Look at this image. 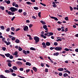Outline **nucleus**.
Masks as SVG:
<instances>
[{"mask_svg": "<svg viewBox=\"0 0 78 78\" xmlns=\"http://www.w3.org/2000/svg\"><path fill=\"white\" fill-rule=\"evenodd\" d=\"M34 39L35 41V44H37L39 42V37L35 36L34 37Z\"/></svg>", "mask_w": 78, "mask_h": 78, "instance_id": "nucleus-1", "label": "nucleus"}, {"mask_svg": "<svg viewBox=\"0 0 78 78\" xmlns=\"http://www.w3.org/2000/svg\"><path fill=\"white\" fill-rule=\"evenodd\" d=\"M10 9L11 10L12 12H15V11H17L18 9L17 8H15L14 7H10Z\"/></svg>", "mask_w": 78, "mask_h": 78, "instance_id": "nucleus-2", "label": "nucleus"}, {"mask_svg": "<svg viewBox=\"0 0 78 78\" xmlns=\"http://www.w3.org/2000/svg\"><path fill=\"white\" fill-rule=\"evenodd\" d=\"M5 12L7 13H8V14H9V15H12V16H13V15H14V12H11L9 11H8V10H6Z\"/></svg>", "mask_w": 78, "mask_h": 78, "instance_id": "nucleus-3", "label": "nucleus"}, {"mask_svg": "<svg viewBox=\"0 0 78 78\" xmlns=\"http://www.w3.org/2000/svg\"><path fill=\"white\" fill-rule=\"evenodd\" d=\"M55 50H57V51H61V50H62V48L57 47L55 48Z\"/></svg>", "mask_w": 78, "mask_h": 78, "instance_id": "nucleus-4", "label": "nucleus"}, {"mask_svg": "<svg viewBox=\"0 0 78 78\" xmlns=\"http://www.w3.org/2000/svg\"><path fill=\"white\" fill-rule=\"evenodd\" d=\"M23 30L24 31H28V27L27 26H26L24 27L23 28Z\"/></svg>", "mask_w": 78, "mask_h": 78, "instance_id": "nucleus-5", "label": "nucleus"}, {"mask_svg": "<svg viewBox=\"0 0 78 78\" xmlns=\"http://www.w3.org/2000/svg\"><path fill=\"white\" fill-rule=\"evenodd\" d=\"M16 64L18 65L22 66L23 63L20 61L16 62Z\"/></svg>", "mask_w": 78, "mask_h": 78, "instance_id": "nucleus-6", "label": "nucleus"}, {"mask_svg": "<svg viewBox=\"0 0 78 78\" xmlns=\"http://www.w3.org/2000/svg\"><path fill=\"white\" fill-rule=\"evenodd\" d=\"M42 45H43V48H47V46L45 45V43L43 42L42 43Z\"/></svg>", "mask_w": 78, "mask_h": 78, "instance_id": "nucleus-7", "label": "nucleus"}, {"mask_svg": "<svg viewBox=\"0 0 78 78\" xmlns=\"http://www.w3.org/2000/svg\"><path fill=\"white\" fill-rule=\"evenodd\" d=\"M50 17L51 19H54L55 20H56V21H58V18L56 17H55L53 16H50Z\"/></svg>", "mask_w": 78, "mask_h": 78, "instance_id": "nucleus-8", "label": "nucleus"}, {"mask_svg": "<svg viewBox=\"0 0 78 78\" xmlns=\"http://www.w3.org/2000/svg\"><path fill=\"white\" fill-rule=\"evenodd\" d=\"M33 69L34 71L35 72H36L37 71V69L36 67H33L32 68Z\"/></svg>", "mask_w": 78, "mask_h": 78, "instance_id": "nucleus-9", "label": "nucleus"}, {"mask_svg": "<svg viewBox=\"0 0 78 78\" xmlns=\"http://www.w3.org/2000/svg\"><path fill=\"white\" fill-rule=\"evenodd\" d=\"M43 28L44 29H45V30H48V28H47V25H44L43 27Z\"/></svg>", "mask_w": 78, "mask_h": 78, "instance_id": "nucleus-10", "label": "nucleus"}, {"mask_svg": "<svg viewBox=\"0 0 78 78\" xmlns=\"http://www.w3.org/2000/svg\"><path fill=\"white\" fill-rule=\"evenodd\" d=\"M52 4L53 5H53V7H54V8H56V7H57V5H56V4H55V2H52Z\"/></svg>", "mask_w": 78, "mask_h": 78, "instance_id": "nucleus-11", "label": "nucleus"}, {"mask_svg": "<svg viewBox=\"0 0 78 78\" xmlns=\"http://www.w3.org/2000/svg\"><path fill=\"white\" fill-rule=\"evenodd\" d=\"M26 65L27 66H31V64L29 62H26Z\"/></svg>", "mask_w": 78, "mask_h": 78, "instance_id": "nucleus-12", "label": "nucleus"}, {"mask_svg": "<svg viewBox=\"0 0 78 78\" xmlns=\"http://www.w3.org/2000/svg\"><path fill=\"white\" fill-rule=\"evenodd\" d=\"M0 78H8L7 77L5 76H4L3 75H0Z\"/></svg>", "mask_w": 78, "mask_h": 78, "instance_id": "nucleus-13", "label": "nucleus"}, {"mask_svg": "<svg viewBox=\"0 0 78 78\" xmlns=\"http://www.w3.org/2000/svg\"><path fill=\"white\" fill-rule=\"evenodd\" d=\"M5 56H6V57H7V58H9L10 56V54L9 53H7V54H5Z\"/></svg>", "mask_w": 78, "mask_h": 78, "instance_id": "nucleus-14", "label": "nucleus"}, {"mask_svg": "<svg viewBox=\"0 0 78 78\" xmlns=\"http://www.w3.org/2000/svg\"><path fill=\"white\" fill-rule=\"evenodd\" d=\"M58 71H60V72H61L64 70V69L62 68H60L58 69Z\"/></svg>", "mask_w": 78, "mask_h": 78, "instance_id": "nucleus-15", "label": "nucleus"}, {"mask_svg": "<svg viewBox=\"0 0 78 78\" xmlns=\"http://www.w3.org/2000/svg\"><path fill=\"white\" fill-rule=\"evenodd\" d=\"M46 45L47 46H50V42H46Z\"/></svg>", "mask_w": 78, "mask_h": 78, "instance_id": "nucleus-16", "label": "nucleus"}, {"mask_svg": "<svg viewBox=\"0 0 78 78\" xmlns=\"http://www.w3.org/2000/svg\"><path fill=\"white\" fill-rule=\"evenodd\" d=\"M12 69L15 70H17V68L16 66H13L12 67Z\"/></svg>", "mask_w": 78, "mask_h": 78, "instance_id": "nucleus-17", "label": "nucleus"}, {"mask_svg": "<svg viewBox=\"0 0 78 78\" xmlns=\"http://www.w3.org/2000/svg\"><path fill=\"white\" fill-rule=\"evenodd\" d=\"M0 28L2 30H5V27L3 26H0Z\"/></svg>", "mask_w": 78, "mask_h": 78, "instance_id": "nucleus-18", "label": "nucleus"}, {"mask_svg": "<svg viewBox=\"0 0 78 78\" xmlns=\"http://www.w3.org/2000/svg\"><path fill=\"white\" fill-rule=\"evenodd\" d=\"M41 36L42 37H43L44 39H46V38H47V37H46V36H44L43 34L41 35Z\"/></svg>", "mask_w": 78, "mask_h": 78, "instance_id": "nucleus-19", "label": "nucleus"}, {"mask_svg": "<svg viewBox=\"0 0 78 78\" xmlns=\"http://www.w3.org/2000/svg\"><path fill=\"white\" fill-rule=\"evenodd\" d=\"M23 52L24 54H25V55H27V52L25 50H23Z\"/></svg>", "mask_w": 78, "mask_h": 78, "instance_id": "nucleus-20", "label": "nucleus"}, {"mask_svg": "<svg viewBox=\"0 0 78 78\" xmlns=\"http://www.w3.org/2000/svg\"><path fill=\"white\" fill-rule=\"evenodd\" d=\"M15 42L18 44L19 42H20V40L18 39H16L15 41Z\"/></svg>", "mask_w": 78, "mask_h": 78, "instance_id": "nucleus-21", "label": "nucleus"}, {"mask_svg": "<svg viewBox=\"0 0 78 78\" xmlns=\"http://www.w3.org/2000/svg\"><path fill=\"white\" fill-rule=\"evenodd\" d=\"M5 2H6L7 4H10V3H11V2L9 0L7 1H6L5 0Z\"/></svg>", "mask_w": 78, "mask_h": 78, "instance_id": "nucleus-22", "label": "nucleus"}, {"mask_svg": "<svg viewBox=\"0 0 78 78\" xmlns=\"http://www.w3.org/2000/svg\"><path fill=\"white\" fill-rule=\"evenodd\" d=\"M6 62H8V63H11L12 62V61H10L9 60H7L6 61Z\"/></svg>", "mask_w": 78, "mask_h": 78, "instance_id": "nucleus-23", "label": "nucleus"}, {"mask_svg": "<svg viewBox=\"0 0 78 78\" xmlns=\"http://www.w3.org/2000/svg\"><path fill=\"white\" fill-rule=\"evenodd\" d=\"M30 49L31 50H34V51H35V50H36V49L33 47L30 48Z\"/></svg>", "mask_w": 78, "mask_h": 78, "instance_id": "nucleus-24", "label": "nucleus"}, {"mask_svg": "<svg viewBox=\"0 0 78 78\" xmlns=\"http://www.w3.org/2000/svg\"><path fill=\"white\" fill-rule=\"evenodd\" d=\"M0 9H1L2 10H4L5 9V7L3 6H0Z\"/></svg>", "mask_w": 78, "mask_h": 78, "instance_id": "nucleus-25", "label": "nucleus"}, {"mask_svg": "<svg viewBox=\"0 0 78 78\" xmlns=\"http://www.w3.org/2000/svg\"><path fill=\"white\" fill-rule=\"evenodd\" d=\"M68 76V74H67V73H64L63 74V76H64V77H66Z\"/></svg>", "mask_w": 78, "mask_h": 78, "instance_id": "nucleus-26", "label": "nucleus"}, {"mask_svg": "<svg viewBox=\"0 0 78 78\" xmlns=\"http://www.w3.org/2000/svg\"><path fill=\"white\" fill-rule=\"evenodd\" d=\"M54 56H58V55H59V53L58 52H56L55 53H54Z\"/></svg>", "mask_w": 78, "mask_h": 78, "instance_id": "nucleus-27", "label": "nucleus"}, {"mask_svg": "<svg viewBox=\"0 0 78 78\" xmlns=\"http://www.w3.org/2000/svg\"><path fill=\"white\" fill-rule=\"evenodd\" d=\"M5 73H10V71L8 70H5Z\"/></svg>", "mask_w": 78, "mask_h": 78, "instance_id": "nucleus-28", "label": "nucleus"}, {"mask_svg": "<svg viewBox=\"0 0 78 78\" xmlns=\"http://www.w3.org/2000/svg\"><path fill=\"white\" fill-rule=\"evenodd\" d=\"M8 65L9 67H11L12 66V64L11 63H8Z\"/></svg>", "mask_w": 78, "mask_h": 78, "instance_id": "nucleus-29", "label": "nucleus"}, {"mask_svg": "<svg viewBox=\"0 0 78 78\" xmlns=\"http://www.w3.org/2000/svg\"><path fill=\"white\" fill-rule=\"evenodd\" d=\"M23 49L21 48L19 46V48H18V50H19V51H22Z\"/></svg>", "mask_w": 78, "mask_h": 78, "instance_id": "nucleus-30", "label": "nucleus"}, {"mask_svg": "<svg viewBox=\"0 0 78 78\" xmlns=\"http://www.w3.org/2000/svg\"><path fill=\"white\" fill-rule=\"evenodd\" d=\"M40 4L41 5H42V6H46V5H45V4H43L41 2H40Z\"/></svg>", "mask_w": 78, "mask_h": 78, "instance_id": "nucleus-31", "label": "nucleus"}, {"mask_svg": "<svg viewBox=\"0 0 78 78\" xmlns=\"http://www.w3.org/2000/svg\"><path fill=\"white\" fill-rule=\"evenodd\" d=\"M11 30H12V31H15V29H14V27H12L11 28Z\"/></svg>", "mask_w": 78, "mask_h": 78, "instance_id": "nucleus-32", "label": "nucleus"}, {"mask_svg": "<svg viewBox=\"0 0 78 78\" xmlns=\"http://www.w3.org/2000/svg\"><path fill=\"white\" fill-rule=\"evenodd\" d=\"M23 11V10H22V9H19L18 10V12H20V13H21Z\"/></svg>", "mask_w": 78, "mask_h": 78, "instance_id": "nucleus-33", "label": "nucleus"}, {"mask_svg": "<svg viewBox=\"0 0 78 78\" xmlns=\"http://www.w3.org/2000/svg\"><path fill=\"white\" fill-rule=\"evenodd\" d=\"M34 9H35L36 10H37L39 9V8L37 7H34Z\"/></svg>", "mask_w": 78, "mask_h": 78, "instance_id": "nucleus-34", "label": "nucleus"}, {"mask_svg": "<svg viewBox=\"0 0 78 78\" xmlns=\"http://www.w3.org/2000/svg\"><path fill=\"white\" fill-rule=\"evenodd\" d=\"M26 3H27V4L28 5H32V3H31L29 2H27Z\"/></svg>", "mask_w": 78, "mask_h": 78, "instance_id": "nucleus-35", "label": "nucleus"}, {"mask_svg": "<svg viewBox=\"0 0 78 78\" xmlns=\"http://www.w3.org/2000/svg\"><path fill=\"white\" fill-rule=\"evenodd\" d=\"M41 12H39L38 13V16L39 17H40V18H41Z\"/></svg>", "mask_w": 78, "mask_h": 78, "instance_id": "nucleus-36", "label": "nucleus"}, {"mask_svg": "<svg viewBox=\"0 0 78 78\" xmlns=\"http://www.w3.org/2000/svg\"><path fill=\"white\" fill-rule=\"evenodd\" d=\"M9 70H10V72L11 73H13V72L14 70H13V69H12L10 68L9 69Z\"/></svg>", "mask_w": 78, "mask_h": 78, "instance_id": "nucleus-37", "label": "nucleus"}, {"mask_svg": "<svg viewBox=\"0 0 78 78\" xmlns=\"http://www.w3.org/2000/svg\"><path fill=\"white\" fill-rule=\"evenodd\" d=\"M10 30V28H9V27H8V28H7V29H6V31L7 32H8V31H9Z\"/></svg>", "mask_w": 78, "mask_h": 78, "instance_id": "nucleus-38", "label": "nucleus"}, {"mask_svg": "<svg viewBox=\"0 0 78 78\" xmlns=\"http://www.w3.org/2000/svg\"><path fill=\"white\" fill-rule=\"evenodd\" d=\"M70 11H73V8L71 6H69Z\"/></svg>", "mask_w": 78, "mask_h": 78, "instance_id": "nucleus-39", "label": "nucleus"}, {"mask_svg": "<svg viewBox=\"0 0 78 78\" xmlns=\"http://www.w3.org/2000/svg\"><path fill=\"white\" fill-rule=\"evenodd\" d=\"M45 72H48V69L47 68H46L45 69Z\"/></svg>", "mask_w": 78, "mask_h": 78, "instance_id": "nucleus-40", "label": "nucleus"}, {"mask_svg": "<svg viewBox=\"0 0 78 78\" xmlns=\"http://www.w3.org/2000/svg\"><path fill=\"white\" fill-rule=\"evenodd\" d=\"M58 43L56 42H54V44L55 46H57V45H58Z\"/></svg>", "mask_w": 78, "mask_h": 78, "instance_id": "nucleus-41", "label": "nucleus"}, {"mask_svg": "<svg viewBox=\"0 0 78 78\" xmlns=\"http://www.w3.org/2000/svg\"><path fill=\"white\" fill-rule=\"evenodd\" d=\"M12 41H15L16 40V38L14 37H12Z\"/></svg>", "mask_w": 78, "mask_h": 78, "instance_id": "nucleus-42", "label": "nucleus"}, {"mask_svg": "<svg viewBox=\"0 0 78 78\" xmlns=\"http://www.w3.org/2000/svg\"><path fill=\"white\" fill-rule=\"evenodd\" d=\"M30 69H27L26 70V73H28V72H30Z\"/></svg>", "mask_w": 78, "mask_h": 78, "instance_id": "nucleus-43", "label": "nucleus"}, {"mask_svg": "<svg viewBox=\"0 0 78 78\" xmlns=\"http://www.w3.org/2000/svg\"><path fill=\"white\" fill-rule=\"evenodd\" d=\"M10 44H11V42H10L9 41H8L6 45H10Z\"/></svg>", "mask_w": 78, "mask_h": 78, "instance_id": "nucleus-44", "label": "nucleus"}, {"mask_svg": "<svg viewBox=\"0 0 78 78\" xmlns=\"http://www.w3.org/2000/svg\"><path fill=\"white\" fill-rule=\"evenodd\" d=\"M17 54H18V53H17V51H16L15 52H14L15 56L17 55Z\"/></svg>", "mask_w": 78, "mask_h": 78, "instance_id": "nucleus-45", "label": "nucleus"}, {"mask_svg": "<svg viewBox=\"0 0 78 78\" xmlns=\"http://www.w3.org/2000/svg\"><path fill=\"white\" fill-rule=\"evenodd\" d=\"M20 71H23V68H20Z\"/></svg>", "mask_w": 78, "mask_h": 78, "instance_id": "nucleus-46", "label": "nucleus"}, {"mask_svg": "<svg viewBox=\"0 0 78 78\" xmlns=\"http://www.w3.org/2000/svg\"><path fill=\"white\" fill-rule=\"evenodd\" d=\"M2 49L3 50V51H5V50H6V48L4 47L2 48Z\"/></svg>", "mask_w": 78, "mask_h": 78, "instance_id": "nucleus-47", "label": "nucleus"}, {"mask_svg": "<svg viewBox=\"0 0 78 78\" xmlns=\"http://www.w3.org/2000/svg\"><path fill=\"white\" fill-rule=\"evenodd\" d=\"M5 37H3L2 38V41L3 42H4L5 41Z\"/></svg>", "mask_w": 78, "mask_h": 78, "instance_id": "nucleus-48", "label": "nucleus"}, {"mask_svg": "<svg viewBox=\"0 0 78 78\" xmlns=\"http://www.w3.org/2000/svg\"><path fill=\"white\" fill-rule=\"evenodd\" d=\"M55 47H51L50 48V50H53V49H54L55 48Z\"/></svg>", "mask_w": 78, "mask_h": 78, "instance_id": "nucleus-49", "label": "nucleus"}, {"mask_svg": "<svg viewBox=\"0 0 78 78\" xmlns=\"http://www.w3.org/2000/svg\"><path fill=\"white\" fill-rule=\"evenodd\" d=\"M33 26V25L32 24H30L29 25V27L30 28H31Z\"/></svg>", "mask_w": 78, "mask_h": 78, "instance_id": "nucleus-50", "label": "nucleus"}, {"mask_svg": "<svg viewBox=\"0 0 78 78\" xmlns=\"http://www.w3.org/2000/svg\"><path fill=\"white\" fill-rule=\"evenodd\" d=\"M0 56H2V57H3V58H5V55H3L2 54H0Z\"/></svg>", "mask_w": 78, "mask_h": 78, "instance_id": "nucleus-51", "label": "nucleus"}, {"mask_svg": "<svg viewBox=\"0 0 78 78\" xmlns=\"http://www.w3.org/2000/svg\"><path fill=\"white\" fill-rule=\"evenodd\" d=\"M9 58L10 59H13V56L12 55L10 56Z\"/></svg>", "mask_w": 78, "mask_h": 78, "instance_id": "nucleus-52", "label": "nucleus"}, {"mask_svg": "<svg viewBox=\"0 0 78 78\" xmlns=\"http://www.w3.org/2000/svg\"><path fill=\"white\" fill-rule=\"evenodd\" d=\"M15 18H16V17L15 16H13L12 18L11 19V20L12 21H13V20H14V19H15Z\"/></svg>", "mask_w": 78, "mask_h": 78, "instance_id": "nucleus-53", "label": "nucleus"}, {"mask_svg": "<svg viewBox=\"0 0 78 78\" xmlns=\"http://www.w3.org/2000/svg\"><path fill=\"white\" fill-rule=\"evenodd\" d=\"M62 41V39H58L56 40L57 42H59V41Z\"/></svg>", "mask_w": 78, "mask_h": 78, "instance_id": "nucleus-54", "label": "nucleus"}, {"mask_svg": "<svg viewBox=\"0 0 78 78\" xmlns=\"http://www.w3.org/2000/svg\"><path fill=\"white\" fill-rule=\"evenodd\" d=\"M12 76H16V75H17L15 73H12Z\"/></svg>", "mask_w": 78, "mask_h": 78, "instance_id": "nucleus-55", "label": "nucleus"}, {"mask_svg": "<svg viewBox=\"0 0 78 78\" xmlns=\"http://www.w3.org/2000/svg\"><path fill=\"white\" fill-rule=\"evenodd\" d=\"M58 75L59 76H61L62 75V73H58Z\"/></svg>", "mask_w": 78, "mask_h": 78, "instance_id": "nucleus-56", "label": "nucleus"}, {"mask_svg": "<svg viewBox=\"0 0 78 78\" xmlns=\"http://www.w3.org/2000/svg\"><path fill=\"white\" fill-rule=\"evenodd\" d=\"M15 47L16 49H19V46H16Z\"/></svg>", "mask_w": 78, "mask_h": 78, "instance_id": "nucleus-57", "label": "nucleus"}, {"mask_svg": "<svg viewBox=\"0 0 78 78\" xmlns=\"http://www.w3.org/2000/svg\"><path fill=\"white\" fill-rule=\"evenodd\" d=\"M68 17H66L65 18V20H68Z\"/></svg>", "mask_w": 78, "mask_h": 78, "instance_id": "nucleus-58", "label": "nucleus"}, {"mask_svg": "<svg viewBox=\"0 0 78 78\" xmlns=\"http://www.w3.org/2000/svg\"><path fill=\"white\" fill-rule=\"evenodd\" d=\"M49 34L50 35V36H52L53 34V33L52 32H50Z\"/></svg>", "mask_w": 78, "mask_h": 78, "instance_id": "nucleus-59", "label": "nucleus"}, {"mask_svg": "<svg viewBox=\"0 0 78 78\" xmlns=\"http://www.w3.org/2000/svg\"><path fill=\"white\" fill-rule=\"evenodd\" d=\"M68 31V28H66L65 29V32H67Z\"/></svg>", "mask_w": 78, "mask_h": 78, "instance_id": "nucleus-60", "label": "nucleus"}, {"mask_svg": "<svg viewBox=\"0 0 78 78\" xmlns=\"http://www.w3.org/2000/svg\"><path fill=\"white\" fill-rule=\"evenodd\" d=\"M23 14L24 16H27V14L26 12H24L23 13Z\"/></svg>", "mask_w": 78, "mask_h": 78, "instance_id": "nucleus-61", "label": "nucleus"}, {"mask_svg": "<svg viewBox=\"0 0 78 78\" xmlns=\"http://www.w3.org/2000/svg\"><path fill=\"white\" fill-rule=\"evenodd\" d=\"M15 7H16V8H19V5L17 4H16L15 5Z\"/></svg>", "mask_w": 78, "mask_h": 78, "instance_id": "nucleus-62", "label": "nucleus"}, {"mask_svg": "<svg viewBox=\"0 0 78 78\" xmlns=\"http://www.w3.org/2000/svg\"><path fill=\"white\" fill-rule=\"evenodd\" d=\"M12 5L13 6H15V5H16V2H14L12 3Z\"/></svg>", "mask_w": 78, "mask_h": 78, "instance_id": "nucleus-63", "label": "nucleus"}, {"mask_svg": "<svg viewBox=\"0 0 78 78\" xmlns=\"http://www.w3.org/2000/svg\"><path fill=\"white\" fill-rule=\"evenodd\" d=\"M58 31H61L62 29L60 28H58L57 29Z\"/></svg>", "mask_w": 78, "mask_h": 78, "instance_id": "nucleus-64", "label": "nucleus"}]
</instances>
